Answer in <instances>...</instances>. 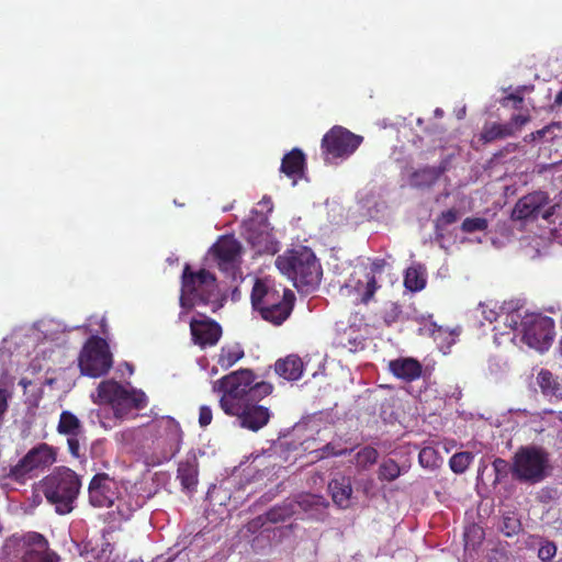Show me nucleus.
<instances>
[{
	"instance_id": "9b49d317",
	"label": "nucleus",
	"mask_w": 562,
	"mask_h": 562,
	"mask_svg": "<svg viewBox=\"0 0 562 562\" xmlns=\"http://www.w3.org/2000/svg\"><path fill=\"white\" fill-rule=\"evenodd\" d=\"M522 341L539 351L548 350L554 338V322L541 314L526 315L520 323Z\"/></svg>"
},
{
	"instance_id": "7c9ffc66",
	"label": "nucleus",
	"mask_w": 562,
	"mask_h": 562,
	"mask_svg": "<svg viewBox=\"0 0 562 562\" xmlns=\"http://www.w3.org/2000/svg\"><path fill=\"white\" fill-rule=\"evenodd\" d=\"M439 173L435 168H423L412 173L411 186L415 188H429L437 181Z\"/></svg>"
},
{
	"instance_id": "3c124183",
	"label": "nucleus",
	"mask_w": 562,
	"mask_h": 562,
	"mask_svg": "<svg viewBox=\"0 0 562 562\" xmlns=\"http://www.w3.org/2000/svg\"><path fill=\"white\" fill-rule=\"evenodd\" d=\"M483 313L485 314V319L488 321L490 323H493L494 321L497 319V313L494 312L493 310H490L488 312L483 311Z\"/></svg>"
},
{
	"instance_id": "0eeeda50",
	"label": "nucleus",
	"mask_w": 562,
	"mask_h": 562,
	"mask_svg": "<svg viewBox=\"0 0 562 562\" xmlns=\"http://www.w3.org/2000/svg\"><path fill=\"white\" fill-rule=\"evenodd\" d=\"M149 430L154 434V445L159 449L147 458V464L159 465L171 460L181 449L183 431L180 424L169 416H164L151 422Z\"/></svg>"
},
{
	"instance_id": "a878e982",
	"label": "nucleus",
	"mask_w": 562,
	"mask_h": 562,
	"mask_svg": "<svg viewBox=\"0 0 562 562\" xmlns=\"http://www.w3.org/2000/svg\"><path fill=\"white\" fill-rule=\"evenodd\" d=\"M57 432L63 436L83 435L85 428L80 419L69 411H63L59 415Z\"/></svg>"
},
{
	"instance_id": "b1692460",
	"label": "nucleus",
	"mask_w": 562,
	"mask_h": 562,
	"mask_svg": "<svg viewBox=\"0 0 562 562\" xmlns=\"http://www.w3.org/2000/svg\"><path fill=\"white\" fill-rule=\"evenodd\" d=\"M328 488L336 505L340 508H347L350 505L352 486L349 477L342 476L331 480L328 484Z\"/></svg>"
},
{
	"instance_id": "1a4fd4ad",
	"label": "nucleus",
	"mask_w": 562,
	"mask_h": 562,
	"mask_svg": "<svg viewBox=\"0 0 562 562\" xmlns=\"http://www.w3.org/2000/svg\"><path fill=\"white\" fill-rule=\"evenodd\" d=\"M100 403L110 404L116 416H122L131 409H142L147 405L144 392L126 389L114 380L102 381L98 389Z\"/></svg>"
},
{
	"instance_id": "5fc2aeb1",
	"label": "nucleus",
	"mask_w": 562,
	"mask_h": 562,
	"mask_svg": "<svg viewBox=\"0 0 562 562\" xmlns=\"http://www.w3.org/2000/svg\"><path fill=\"white\" fill-rule=\"evenodd\" d=\"M41 502H42L41 495L40 494H33V496H32L33 505L37 506V505L41 504Z\"/></svg>"
},
{
	"instance_id": "c9c22d12",
	"label": "nucleus",
	"mask_w": 562,
	"mask_h": 562,
	"mask_svg": "<svg viewBox=\"0 0 562 562\" xmlns=\"http://www.w3.org/2000/svg\"><path fill=\"white\" fill-rule=\"evenodd\" d=\"M473 458L474 457L471 452H457L449 460L450 469L454 473L461 474L470 467Z\"/></svg>"
},
{
	"instance_id": "de8ad7c7",
	"label": "nucleus",
	"mask_w": 562,
	"mask_h": 562,
	"mask_svg": "<svg viewBox=\"0 0 562 562\" xmlns=\"http://www.w3.org/2000/svg\"><path fill=\"white\" fill-rule=\"evenodd\" d=\"M213 418L212 409L206 406L202 405L199 409V424L201 427H206L211 424Z\"/></svg>"
},
{
	"instance_id": "f03ea898",
	"label": "nucleus",
	"mask_w": 562,
	"mask_h": 562,
	"mask_svg": "<svg viewBox=\"0 0 562 562\" xmlns=\"http://www.w3.org/2000/svg\"><path fill=\"white\" fill-rule=\"evenodd\" d=\"M251 305L261 318L274 326L282 325L292 314L295 294L270 279H257L251 290Z\"/></svg>"
},
{
	"instance_id": "5701e85b",
	"label": "nucleus",
	"mask_w": 562,
	"mask_h": 562,
	"mask_svg": "<svg viewBox=\"0 0 562 562\" xmlns=\"http://www.w3.org/2000/svg\"><path fill=\"white\" fill-rule=\"evenodd\" d=\"M276 373L285 380L296 381L303 374V361L299 356L291 355L274 364Z\"/></svg>"
},
{
	"instance_id": "393cba45",
	"label": "nucleus",
	"mask_w": 562,
	"mask_h": 562,
	"mask_svg": "<svg viewBox=\"0 0 562 562\" xmlns=\"http://www.w3.org/2000/svg\"><path fill=\"white\" fill-rule=\"evenodd\" d=\"M515 134L513 123H486L480 135V139L484 143H492L496 139H503Z\"/></svg>"
},
{
	"instance_id": "ddd939ff",
	"label": "nucleus",
	"mask_w": 562,
	"mask_h": 562,
	"mask_svg": "<svg viewBox=\"0 0 562 562\" xmlns=\"http://www.w3.org/2000/svg\"><path fill=\"white\" fill-rule=\"evenodd\" d=\"M210 251L222 272L233 277L236 274L241 262L243 247L233 235L221 236Z\"/></svg>"
},
{
	"instance_id": "4c0bfd02",
	"label": "nucleus",
	"mask_w": 562,
	"mask_h": 562,
	"mask_svg": "<svg viewBox=\"0 0 562 562\" xmlns=\"http://www.w3.org/2000/svg\"><path fill=\"white\" fill-rule=\"evenodd\" d=\"M499 528L506 537H512L520 531L521 522L515 514H508L503 516Z\"/></svg>"
},
{
	"instance_id": "a18cd8bd",
	"label": "nucleus",
	"mask_w": 562,
	"mask_h": 562,
	"mask_svg": "<svg viewBox=\"0 0 562 562\" xmlns=\"http://www.w3.org/2000/svg\"><path fill=\"white\" fill-rule=\"evenodd\" d=\"M526 87H518L515 92L509 93L506 95L502 101V105L506 106L508 104V101H513L514 109L519 110L522 106L524 103V91Z\"/></svg>"
},
{
	"instance_id": "f3484780",
	"label": "nucleus",
	"mask_w": 562,
	"mask_h": 562,
	"mask_svg": "<svg viewBox=\"0 0 562 562\" xmlns=\"http://www.w3.org/2000/svg\"><path fill=\"white\" fill-rule=\"evenodd\" d=\"M22 562H57V555L48 551V541L38 532L23 537Z\"/></svg>"
},
{
	"instance_id": "4468645a",
	"label": "nucleus",
	"mask_w": 562,
	"mask_h": 562,
	"mask_svg": "<svg viewBox=\"0 0 562 562\" xmlns=\"http://www.w3.org/2000/svg\"><path fill=\"white\" fill-rule=\"evenodd\" d=\"M549 196L543 191H535L520 198L513 210V218L519 221L535 220L541 216L549 220L555 211V206L549 205Z\"/></svg>"
},
{
	"instance_id": "f8f14e48",
	"label": "nucleus",
	"mask_w": 562,
	"mask_h": 562,
	"mask_svg": "<svg viewBox=\"0 0 562 562\" xmlns=\"http://www.w3.org/2000/svg\"><path fill=\"white\" fill-rule=\"evenodd\" d=\"M378 268L376 265H373L370 270H355L341 286V292L352 297L355 305H369L373 300L376 290L380 288L375 278Z\"/></svg>"
},
{
	"instance_id": "864d4df0",
	"label": "nucleus",
	"mask_w": 562,
	"mask_h": 562,
	"mask_svg": "<svg viewBox=\"0 0 562 562\" xmlns=\"http://www.w3.org/2000/svg\"><path fill=\"white\" fill-rule=\"evenodd\" d=\"M31 384H32L31 380H29L26 378H22L19 381V385H21L24 390H26Z\"/></svg>"
},
{
	"instance_id": "9d476101",
	"label": "nucleus",
	"mask_w": 562,
	"mask_h": 562,
	"mask_svg": "<svg viewBox=\"0 0 562 562\" xmlns=\"http://www.w3.org/2000/svg\"><path fill=\"white\" fill-rule=\"evenodd\" d=\"M363 137L342 126L331 127L322 139V156L326 164H337L338 159L351 156L361 145Z\"/></svg>"
},
{
	"instance_id": "ea45409f",
	"label": "nucleus",
	"mask_w": 562,
	"mask_h": 562,
	"mask_svg": "<svg viewBox=\"0 0 562 562\" xmlns=\"http://www.w3.org/2000/svg\"><path fill=\"white\" fill-rule=\"evenodd\" d=\"M418 461L423 468L434 469L438 465V453L431 447H425L419 451Z\"/></svg>"
},
{
	"instance_id": "473e14b6",
	"label": "nucleus",
	"mask_w": 562,
	"mask_h": 562,
	"mask_svg": "<svg viewBox=\"0 0 562 562\" xmlns=\"http://www.w3.org/2000/svg\"><path fill=\"white\" fill-rule=\"evenodd\" d=\"M459 218V212L452 207L441 212L435 220V233L437 237H443V231Z\"/></svg>"
},
{
	"instance_id": "79ce46f5",
	"label": "nucleus",
	"mask_w": 562,
	"mask_h": 562,
	"mask_svg": "<svg viewBox=\"0 0 562 562\" xmlns=\"http://www.w3.org/2000/svg\"><path fill=\"white\" fill-rule=\"evenodd\" d=\"M292 514V509L288 506H276L267 513V518L271 522L285 521Z\"/></svg>"
},
{
	"instance_id": "a19ab883",
	"label": "nucleus",
	"mask_w": 562,
	"mask_h": 562,
	"mask_svg": "<svg viewBox=\"0 0 562 562\" xmlns=\"http://www.w3.org/2000/svg\"><path fill=\"white\" fill-rule=\"evenodd\" d=\"M402 314V308L397 303L390 302L383 310L382 318L386 325L396 323Z\"/></svg>"
},
{
	"instance_id": "f704fd0d",
	"label": "nucleus",
	"mask_w": 562,
	"mask_h": 562,
	"mask_svg": "<svg viewBox=\"0 0 562 562\" xmlns=\"http://www.w3.org/2000/svg\"><path fill=\"white\" fill-rule=\"evenodd\" d=\"M379 480L392 482L401 475V468L393 459L384 460L379 467Z\"/></svg>"
},
{
	"instance_id": "cd10ccee",
	"label": "nucleus",
	"mask_w": 562,
	"mask_h": 562,
	"mask_svg": "<svg viewBox=\"0 0 562 562\" xmlns=\"http://www.w3.org/2000/svg\"><path fill=\"white\" fill-rule=\"evenodd\" d=\"M537 383L543 395L562 396V385L551 371L541 369L537 375Z\"/></svg>"
},
{
	"instance_id": "09e8293b",
	"label": "nucleus",
	"mask_w": 562,
	"mask_h": 562,
	"mask_svg": "<svg viewBox=\"0 0 562 562\" xmlns=\"http://www.w3.org/2000/svg\"><path fill=\"white\" fill-rule=\"evenodd\" d=\"M552 127H558L560 128V123H551L549 125H546L544 127H542L541 130H538L533 133L530 134V138L531 139H541L543 138L547 133H549V131L552 128Z\"/></svg>"
},
{
	"instance_id": "37998d69",
	"label": "nucleus",
	"mask_w": 562,
	"mask_h": 562,
	"mask_svg": "<svg viewBox=\"0 0 562 562\" xmlns=\"http://www.w3.org/2000/svg\"><path fill=\"white\" fill-rule=\"evenodd\" d=\"M557 554V546L553 541L542 540L538 550V558L543 562H550Z\"/></svg>"
},
{
	"instance_id": "4d7b16f0",
	"label": "nucleus",
	"mask_w": 562,
	"mask_h": 562,
	"mask_svg": "<svg viewBox=\"0 0 562 562\" xmlns=\"http://www.w3.org/2000/svg\"><path fill=\"white\" fill-rule=\"evenodd\" d=\"M126 367H127V371H130L131 373L133 372V367L128 363H126Z\"/></svg>"
},
{
	"instance_id": "39448f33",
	"label": "nucleus",
	"mask_w": 562,
	"mask_h": 562,
	"mask_svg": "<svg viewBox=\"0 0 562 562\" xmlns=\"http://www.w3.org/2000/svg\"><path fill=\"white\" fill-rule=\"evenodd\" d=\"M218 297V285L216 278L206 269L193 271L189 263H186L181 274L180 306L191 310L195 305L216 304Z\"/></svg>"
},
{
	"instance_id": "dca6fc26",
	"label": "nucleus",
	"mask_w": 562,
	"mask_h": 562,
	"mask_svg": "<svg viewBox=\"0 0 562 562\" xmlns=\"http://www.w3.org/2000/svg\"><path fill=\"white\" fill-rule=\"evenodd\" d=\"M260 401H249L240 405L233 413H225L235 417L239 427L257 432L262 429L270 420L271 413L268 407L260 405Z\"/></svg>"
},
{
	"instance_id": "6e6d98bb",
	"label": "nucleus",
	"mask_w": 562,
	"mask_h": 562,
	"mask_svg": "<svg viewBox=\"0 0 562 562\" xmlns=\"http://www.w3.org/2000/svg\"><path fill=\"white\" fill-rule=\"evenodd\" d=\"M126 367H127V371H130L131 373L133 372V367L128 363H126Z\"/></svg>"
},
{
	"instance_id": "bb28decb",
	"label": "nucleus",
	"mask_w": 562,
	"mask_h": 562,
	"mask_svg": "<svg viewBox=\"0 0 562 562\" xmlns=\"http://www.w3.org/2000/svg\"><path fill=\"white\" fill-rule=\"evenodd\" d=\"M245 356L244 349L238 342L224 345L217 357V364L227 370L237 363Z\"/></svg>"
},
{
	"instance_id": "4be33fe9",
	"label": "nucleus",
	"mask_w": 562,
	"mask_h": 562,
	"mask_svg": "<svg viewBox=\"0 0 562 562\" xmlns=\"http://www.w3.org/2000/svg\"><path fill=\"white\" fill-rule=\"evenodd\" d=\"M305 169V155L299 148H293L290 153L285 154L281 161L280 170L286 177L296 180L303 176Z\"/></svg>"
},
{
	"instance_id": "423d86ee",
	"label": "nucleus",
	"mask_w": 562,
	"mask_h": 562,
	"mask_svg": "<svg viewBox=\"0 0 562 562\" xmlns=\"http://www.w3.org/2000/svg\"><path fill=\"white\" fill-rule=\"evenodd\" d=\"M550 454L540 446H521L512 459L510 473L519 482L537 484L548 476Z\"/></svg>"
},
{
	"instance_id": "603ef678",
	"label": "nucleus",
	"mask_w": 562,
	"mask_h": 562,
	"mask_svg": "<svg viewBox=\"0 0 562 562\" xmlns=\"http://www.w3.org/2000/svg\"><path fill=\"white\" fill-rule=\"evenodd\" d=\"M560 106H562V90L560 92H558V94L555 95L554 102L551 105V109L553 110L554 108H560Z\"/></svg>"
},
{
	"instance_id": "e433bc0d",
	"label": "nucleus",
	"mask_w": 562,
	"mask_h": 562,
	"mask_svg": "<svg viewBox=\"0 0 562 562\" xmlns=\"http://www.w3.org/2000/svg\"><path fill=\"white\" fill-rule=\"evenodd\" d=\"M378 457V450L371 446H367L356 454L357 467L360 469H368L376 462Z\"/></svg>"
},
{
	"instance_id": "72a5a7b5",
	"label": "nucleus",
	"mask_w": 562,
	"mask_h": 562,
	"mask_svg": "<svg viewBox=\"0 0 562 562\" xmlns=\"http://www.w3.org/2000/svg\"><path fill=\"white\" fill-rule=\"evenodd\" d=\"M32 471H34L33 468H31V464L25 457H23L15 465L10 468L7 477L18 483H24Z\"/></svg>"
},
{
	"instance_id": "49530a36",
	"label": "nucleus",
	"mask_w": 562,
	"mask_h": 562,
	"mask_svg": "<svg viewBox=\"0 0 562 562\" xmlns=\"http://www.w3.org/2000/svg\"><path fill=\"white\" fill-rule=\"evenodd\" d=\"M492 465L496 474V482H499L502 479L506 477L512 467V464H509L505 459L502 458H496L493 461Z\"/></svg>"
},
{
	"instance_id": "c85d7f7f",
	"label": "nucleus",
	"mask_w": 562,
	"mask_h": 562,
	"mask_svg": "<svg viewBox=\"0 0 562 562\" xmlns=\"http://www.w3.org/2000/svg\"><path fill=\"white\" fill-rule=\"evenodd\" d=\"M348 440H342L341 438L334 439L330 442L323 446L321 449L316 450L319 454V458H329V457H341L349 454L353 451L355 447H347Z\"/></svg>"
},
{
	"instance_id": "2eb2a0df",
	"label": "nucleus",
	"mask_w": 562,
	"mask_h": 562,
	"mask_svg": "<svg viewBox=\"0 0 562 562\" xmlns=\"http://www.w3.org/2000/svg\"><path fill=\"white\" fill-rule=\"evenodd\" d=\"M88 494L93 507L109 508L120 496L119 483L108 473H97L89 483Z\"/></svg>"
},
{
	"instance_id": "2f4dec72",
	"label": "nucleus",
	"mask_w": 562,
	"mask_h": 562,
	"mask_svg": "<svg viewBox=\"0 0 562 562\" xmlns=\"http://www.w3.org/2000/svg\"><path fill=\"white\" fill-rule=\"evenodd\" d=\"M404 286L411 292L422 291L426 286V278L419 267H409L406 270Z\"/></svg>"
},
{
	"instance_id": "6e6552de",
	"label": "nucleus",
	"mask_w": 562,
	"mask_h": 562,
	"mask_svg": "<svg viewBox=\"0 0 562 562\" xmlns=\"http://www.w3.org/2000/svg\"><path fill=\"white\" fill-rule=\"evenodd\" d=\"M78 366L82 375L101 378L108 374L113 366V356L108 341L100 336H91L85 342Z\"/></svg>"
},
{
	"instance_id": "c03bdc74",
	"label": "nucleus",
	"mask_w": 562,
	"mask_h": 562,
	"mask_svg": "<svg viewBox=\"0 0 562 562\" xmlns=\"http://www.w3.org/2000/svg\"><path fill=\"white\" fill-rule=\"evenodd\" d=\"M67 437V446L68 451L74 458H80V447L81 443L86 441L85 434L77 436H66Z\"/></svg>"
},
{
	"instance_id": "aec40b11",
	"label": "nucleus",
	"mask_w": 562,
	"mask_h": 562,
	"mask_svg": "<svg viewBox=\"0 0 562 562\" xmlns=\"http://www.w3.org/2000/svg\"><path fill=\"white\" fill-rule=\"evenodd\" d=\"M177 479L180 481L183 490L189 492L195 491L199 482V462L194 453H188L187 457L179 462Z\"/></svg>"
},
{
	"instance_id": "c756f323",
	"label": "nucleus",
	"mask_w": 562,
	"mask_h": 562,
	"mask_svg": "<svg viewBox=\"0 0 562 562\" xmlns=\"http://www.w3.org/2000/svg\"><path fill=\"white\" fill-rule=\"evenodd\" d=\"M247 240L251 244V246L255 248L256 252H258V254L274 251L273 243L271 240V235L267 232L258 233L256 231H249Z\"/></svg>"
},
{
	"instance_id": "20e7f679",
	"label": "nucleus",
	"mask_w": 562,
	"mask_h": 562,
	"mask_svg": "<svg viewBox=\"0 0 562 562\" xmlns=\"http://www.w3.org/2000/svg\"><path fill=\"white\" fill-rule=\"evenodd\" d=\"M37 488L58 515H67L75 508L81 480L74 470L58 467L38 482Z\"/></svg>"
},
{
	"instance_id": "412c9836",
	"label": "nucleus",
	"mask_w": 562,
	"mask_h": 562,
	"mask_svg": "<svg viewBox=\"0 0 562 562\" xmlns=\"http://www.w3.org/2000/svg\"><path fill=\"white\" fill-rule=\"evenodd\" d=\"M56 450L47 443L32 448L24 457L33 470L45 469L56 462Z\"/></svg>"
},
{
	"instance_id": "6ab92c4d",
	"label": "nucleus",
	"mask_w": 562,
	"mask_h": 562,
	"mask_svg": "<svg viewBox=\"0 0 562 562\" xmlns=\"http://www.w3.org/2000/svg\"><path fill=\"white\" fill-rule=\"evenodd\" d=\"M389 371L402 381L413 382L422 376L423 364L415 358L401 357L389 362Z\"/></svg>"
},
{
	"instance_id": "7ed1b4c3",
	"label": "nucleus",
	"mask_w": 562,
	"mask_h": 562,
	"mask_svg": "<svg viewBox=\"0 0 562 562\" xmlns=\"http://www.w3.org/2000/svg\"><path fill=\"white\" fill-rule=\"evenodd\" d=\"M276 267L301 292H313L321 284L322 266L314 251L306 246H297L278 256Z\"/></svg>"
},
{
	"instance_id": "58836bf2",
	"label": "nucleus",
	"mask_w": 562,
	"mask_h": 562,
	"mask_svg": "<svg viewBox=\"0 0 562 562\" xmlns=\"http://www.w3.org/2000/svg\"><path fill=\"white\" fill-rule=\"evenodd\" d=\"M487 227L488 222L484 217H467L461 224L462 232L468 234L483 232L486 231Z\"/></svg>"
},
{
	"instance_id": "f257e3e1",
	"label": "nucleus",
	"mask_w": 562,
	"mask_h": 562,
	"mask_svg": "<svg viewBox=\"0 0 562 562\" xmlns=\"http://www.w3.org/2000/svg\"><path fill=\"white\" fill-rule=\"evenodd\" d=\"M256 375L250 369L233 371L213 382L212 390L221 394L220 407L224 413H233L241 404L249 401H261L273 391L272 384L256 382Z\"/></svg>"
},
{
	"instance_id": "8fccbe9b",
	"label": "nucleus",
	"mask_w": 562,
	"mask_h": 562,
	"mask_svg": "<svg viewBox=\"0 0 562 562\" xmlns=\"http://www.w3.org/2000/svg\"><path fill=\"white\" fill-rule=\"evenodd\" d=\"M530 121L529 115L516 114L513 115L509 123H513V128L516 131Z\"/></svg>"
},
{
	"instance_id": "a211bd4d",
	"label": "nucleus",
	"mask_w": 562,
	"mask_h": 562,
	"mask_svg": "<svg viewBox=\"0 0 562 562\" xmlns=\"http://www.w3.org/2000/svg\"><path fill=\"white\" fill-rule=\"evenodd\" d=\"M190 331L192 341L201 348L215 346L222 337L221 325L209 317L191 319Z\"/></svg>"
}]
</instances>
